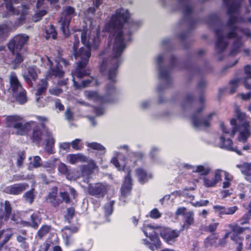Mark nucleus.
I'll use <instances>...</instances> for the list:
<instances>
[{"label":"nucleus","instance_id":"f257e3e1","mask_svg":"<svg viewBox=\"0 0 251 251\" xmlns=\"http://www.w3.org/2000/svg\"><path fill=\"white\" fill-rule=\"evenodd\" d=\"M129 17L127 9H118L105 26V30L110 32V42L107 48L100 55L102 59L100 71L103 74H107L111 82L106 85L103 96H100L96 92L85 91L84 95L89 100L100 104L112 103L116 100L118 92L114 82L116 81L118 68L123 61L122 54L127 43L131 39V30L140 25L138 22H127Z\"/></svg>","mask_w":251,"mask_h":251},{"label":"nucleus","instance_id":"f03ea898","mask_svg":"<svg viewBox=\"0 0 251 251\" xmlns=\"http://www.w3.org/2000/svg\"><path fill=\"white\" fill-rule=\"evenodd\" d=\"M227 8L229 19L225 25H219L215 28L216 50L220 53L228 44V40L233 39L230 52L235 55L241 51L243 41L241 36L251 38V32L248 29H242L236 25L239 22L251 24V0H223Z\"/></svg>","mask_w":251,"mask_h":251},{"label":"nucleus","instance_id":"7ed1b4c3","mask_svg":"<svg viewBox=\"0 0 251 251\" xmlns=\"http://www.w3.org/2000/svg\"><path fill=\"white\" fill-rule=\"evenodd\" d=\"M74 55L75 58L78 60L77 68L72 73L74 85L75 88L80 89L90 85H97V80L92 77L83 80L80 84H78L75 80V77L81 78L89 75V71L86 70L84 68L87 65L91 56V51L89 49L83 47L77 50L79 41L78 36L76 34H74Z\"/></svg>","mask_w":251,"mask_h":251},{"label":"nucleus","instance_id":"20e7f679","mask_svg":"<svg viewBox=\"0 0 251 251\" xmlns=\"http://www.w3.org/2000/svg\"><path fill=\"white\" fill-rule=\"evenodd\" d=\"M22 118L17 116H11L7 118L8 126L15 129L16 134L24 135L27 133L30 129H33L31 139L37 144H39L42 139V132L35 121H29L23 123Z\"/></svg>","mask_w":251,"mask_h":251},{"label":"nucleus","instance_id":"39448f33","mask_svg":"<svg viewBox=\"0 0 251 251\" xmlns=\"http://www.w3.org/2000/svg\"><path fill=\"white\" fill-rule=\"evenodd\" d=\"M118 150H124L128 152L127 156H123L122 160L124 163H120L119 158L122 155V153L118 151H114L113 156L110 160V162L119 170L128 172L130 168L133 167L136 165L137 162L140 161L144 156L143 152L130 151L129 147L127 145H120L117 147Z\"/></svg>","mask_w":251,"mask_h":251},{"label":"nucleus","instance_id":"423d86ee","mask_svg":"<svg viewBox=\"0 0 251 251\" xmlns=\"http://www.w3.org/2000/svg\"><path fill=\"white\" fill-rule=\"evenodd\" d=\"M235 111L237 116V119H232L231 120V128H227L223 123L220 124V128L223 133L229 134L231 136H233L238 129L237 124L242 123L243 129L240 130L238 137V139L240 142L245 143L247 141L250 136L249 124L246 122L244 121L246 115L244 113L240 111L239 108L236 107Z\"/></svg>","mask_w":251,"mask_h":251},{"label":"nucleus","instance_id":"0eeeda50","mask_svg":"<svg viewBox=\"0 0 251 251\" xmlns=\"http://www.w3.org/2000/svg\"><path fill=\"white\" fill-rule=\"evenodd\" d=\"M165 57V54H161L157 56L156 63L158 71V75L160 80L164 83L163 87L158 85L156 90L159 92L163 88L168 87L171 81V72L173 67L176 65V59L175 56L172 55L170 57V66L166 67L162 65L163 60Z\"/></svg>","mask_w":251,"mask_h":251},{"label":"nucleus","instance_id":"6e6552de","mask_svg":"<svg viewBox=\"0 0 251 251\" xmlns=\"http://www.w3.org/2000/svg\"><path fill=\"white\" fill-rule=\"evenodd\" d=\"M141 229L145 235L150 239V241L145 239H143V244L152 251L160 248L161 241L156 231L157 228L150 225H144Z\"/></svg>","mask_w":251,"mask_h":251},{"label":"nucleus","instance_id":"1a4fd4ad","mask_svg":"<svg viewBox=\"0 0 251 251\" xmlns=\"http://www.w3.org/2000/svg\"><path fill=\"white\" fill-rule=\"evenodd\" d=\"M161 1L164 6H166L169 2H175V5L171 7L172 10L182 12L184 16L189 19V24L190 28H192L191 25L193 21L191 18L193 12V7L190 0H161Z\"/></svg>","mask_w":251,"mask_h":251},{"label":"nucleus","instance_id":"9d476101","mask_svg":"<svg viewBox=\"0 0 251 251\" xmlns=\"http://www.w3.org/2000/svg\"><path fill=\"white\" fill-rule=\"evenodd\" d=\"M205 106L202 104L191 117V123L193 126L196 128L200 129L209 127L212 120L214 117H216V113L213 112L208 114L204 118L202 119L201 118L200 116V113L202 112Z\"/></svg>","mask_w":251,"mask_h":251},{"label":"nucleus","instance_id":"9b49d317","mask_svg":"<svg viewBox=\"0 0 251 251\" xmlns=\"http://www.w3.org/2000/svg\"><path fill=\"white\" fill-rule=\"evenodd\" d=\"M47 65L50 66V69L48 71L46 77H51L54 76L55 77H61L64 75V71L60 66V64L62 63L65 66L68 65V61L59 56L54 61V63L51 61L49 57H47Z\"/></svg>","mask_w":251,"mask_h":251},{"label":"nucleus","instance_id":"f8f14e48","mask_svg":"<svg viewBox=\"0 0 251 251\" xmlns=\"http://www.w3.org/2000/svg\"><path fill=\"white\" fill-rule=\"evenodd\" d=\"M6 2V8L8 12V15L20 14L18 25L22 24L25 19V16L29 9L28 5L22 4L20 9H16L12 4L17 3L18 0H4Z\"/></svg>","mask_w":251,"mask_h":251},{"label":"nucleus","instance_id":"ddd939ff","mask_svg":"<svg viewBox=\"0 0 251 251\" xmlns=\"http://www.w3.org/2000/svg\"><path fill=\"white\" fill-rule=\"evenodd\" d=\"M75 15V9L71 6L66 7L61 15L59 23L61 25V29L65 36L69 35L68 26L72 18Z\"/></svg>","mask_w":251,"mask_h":251},{"label":"nucleus","instance_id":"4468645a","mask_svg":"<svg viewBox=\"0 0 251 251\" xmlns=\"http://www.w3.org/2000/svg\"><path fill=\"white\" fill-rule=\"evenodd\" d=\"M131 189V178L130 171H129L127 176H125L124 183L121 188V196L119 202L120 205L124 206L127 203L128 201L126 197L130 195Z\"/></svg>","mask_w":251,"mask_h":251},{"label":"nucleus","instance_id":"2eb2a0df","mask_svg":"<svg viewBox=\"0 0 251 251\" xmlns=\"http://www.w3.org/2000/svg\"><path fill=\"white\" fill-rule=\"evenodd\" d=\"M28 36L25 34H20L16 36L8 43V48L11 52L15 50H21L22 47L27 42Z\"/></svg>","mask_w":251,"mask_h":251},{"label":"nucleus","instance_id":"dca6fc26","mask_svg":"<svg viewBox=\"0 0 251 251\" xmlns=\"http://www.w3.org/2000/svg\"><path fill=\"white\" fill-rule=\"evenodd\" d=\"M107 191V186L102 183L90 184L88 188L89 194L97 198H103Z\"/></svg>","mask_w":251,"mask_h":251},{"label":"nucleus","instance_id":"f3484780","mask_svg":"<svg viewBox=\"0 0 251 251\" xmlns=\"http://www.w3.org/2000/svg\"><path fill=\"white\" fill-rule=\"evenodd\" d=\"M223 170L216 169L213 176H206L202 178L203 185L206 187H214L222 180Z\"/></svg>","mask_w":251,"mask_h":251},{"label":"nucleus","instance_id":"a211bd4d","mask_svg":"<svg viewBox=\"0 0 251 251\" xmlns=\"http://www.w3.org/2000/svg\"><path fill=\"white\" fill-rule=\"evenodd\" d=\"M179 231L170 228L162 227L160 229L161 237L168 244L174 243L179 235Z\"/></svg>","mask_w":251,"mask_h":251},{"label":"nucleus","instance_id":"6ab92c4d","mask_svg":"<svg viewBox=\"0 0 251 251\" xmlns=\"http://www.w3.org/2000/svg\"><path fill=\"white\" fill-rule=\"evenodd\" d=\"M217 144V146L221 149L229 151H234L239 155H242L240 150H238L236 147H233L232 140L228 138H226V137L224 136H220Z\"/></svg>","mask_w":251,"mask_h":251},{"label":"nucleus","instance_id":"aec40b11","mask_svg":"<svg viewBox=\"0 0 251 251\" xmlns=\"http://www.w3.org/2000/svg\"><path fill=\"white\" fill-rule=\"evenodd\" d=\"M10 89L13 95H17L19 91L22 90L23 87L20 82L16 74L12 72L9 76Z\"/></svg>","mask_w":251,"mask_h":251},{"label":"nucleus","instance_id":"412c9836","mask_svg":"<svg viewBox=\"0 0 251 251\" xmlns=\"http://www.w3.org/2000/svg\"><path fill=\"white\" fill-rule=\"evenodd\" d=\"M79 226H74L70 227H65L63 230L62 236L65 240V245L68 246L72 242L71 239V235L73 233H76L78 231Z\"/></svg>","mask_w":251,"mask_h":251},{"label":"nucleus","instance_id":"4be33fe9","mask_svg":"<svg viewBox=\"0 0 251 251\" xmlns=\"http://www.w3.org/2000/svg\"><path fill=\"white\" fill-rule=\"evenodd\" d=\"M136 176L141 183L147 182L150 179L152 178V174L150 172H147L142 168H138L135 170Z\"/></svg>","mask_w":251,"mask_h":251},{"label":"nucleus","instance_id":"5701e85b","mask_svg":"<svg viewBox=\"0 0 251 251\" xmlns=\"http://www.w3.org/2000/svg\"><path fill=\"white\" fill-rule=\"evenodd\" d=\"M185 167L190 169L194 173L200 174L201 175L205 176L208 174L211 171V168L207 164L198 166H191L190 165H186Z\"/></svg>","mask_w":251,"mask_h":251},{"label":"nucleus","instance_id":"b1692460","mask_svg":"<svg viewBox=\"0 0 251 251\" xmlns=\"http://www.w3.org/2000/svg\"><path fill=\"white\" fill-rule=\"evenodd\" d=\"M28 185L26 183L15 184L7 188V192L13 195H18L25 191Z\"/></svg>","mask_w":251,"mask_h":251},{"label":"nucleus","instance_id":"393cba45","mask_svg":"<svg viewBox=\"0 0 251 251\" xmlns=\"http://www.w3.org/2000/svg\"><path fill=\"white\" fill-rule=\"evenodd\" d=\"M11 213V207L9 202L5 201L4 202L3 209L2 208L0 211V220L7 221Z\"/></svg>","mask_w":251,"mask_h":251},{"label":"nucleus","instance_id":"a878e982","mask_svg":"<svg viewBox=\"0 0 251 251\" xmlns=\"http://www.w3.org/2000/svg\"><path fill=\"white\" fill-rule=\"evenodd\" d=\"M67 159L70 163L72 164H75L79 162L87 161V158L81 153L70 154L67 155Z\"/></svg>","mask_w":251,"mask_h":251},{"label":"nucleus","instance_id":"bb28decb","mask_svg":"<svg viewBox=\"0 0 251 251\" xmlns=\"http://www.w3.org/2000/svg\"><path fill=\"white\" fill-rule=\"evenodd\" d=\"M99 31L98 29H94L93 33H92V37H94V40L90 39V44L91 45H84L86 46L87 49L90 50H97L100 46V40L99 37Z\"/></svg>","mask_w":251,"mask_h":251},{"label":"nucleus","instance_id":"cd10ccee","mask_svg":"<svg viewBox=\"0 0 251 251\" xmlns=\"http://www.w3.org/2000/svg\"><path fill=\"white\" fill-rule=\"evenodd\" d=\"M47 139H46V145L45 149L50 154L53 153V148L55 143V140L52 134L50 132H47Z\"/></svg>","mask_w":251,"mask_h":251},{"label":"nucleus","instance_id":"c85d7f7f","mask_svg":"<svg viewBox=\"0 0 251 251\" xmlns=\"http://www.w3.org/2000/svg\"><path fill=\"white\" fill-rule=\"evenodd\" d=\"M28 75H24V78L27 83L30 85V80L29 76L31 77V78L35 80L37 78L38 73H39L38 69L35 66L29 67L27 69Z\"/></svg>","mask_w":251,"mask_h":251},{"label":"nucleus","instance_id":"c756f323","mask_svg":"<svg viewBox=\"0 0 251 251\" xmlns=\"http://www.w3.org/2000/svg\"><path fill=\"white\" fill-rule=\"evenodd\" d=\"M48 87V82L46 79L41 80V83L39 84L37 90L35 93V100L37 102H39L42 95L46 91Z\"/></svg>","mask_w":251,"mask_h":251},{"label":"nucleus","instance_id":"7c9ffc66","mask_svg":"<svg viewBox=\"0 0 251 251\" xmlns=\"http://www.w3.org/2000/svg\"><path fill=\"white\" fill-rule=\"evenodd\" d=\"M94 30H87L86 31H81L79 34H77L78 36L80 35L81 42L83 45H91L90 40H94V37H92Z\"/></svg>","mask_w":251,"mask_h":251},{"label":"nucleus","instance_id":"2f4dec72","mask_svg":"<svg viewBox=\"0 0 251 251\" xmlns=\"http://www.w3.org/2000/svg\"><path fill=\"white\" fill-rule=\"evenodd\" d=\"M44 1V0H37L36 3L37 10L36 11V13L33 17V20L35 22L39 21L41 18L46 14V11L45 10L39 9L41 5L43 4Z\"/></svg>","mask_w":251,"mask_h":251},{"label":"nucleus","instance_id":"473e14b6","mask_svg":"<svg viewBox=\"0 0 251 251\" xmlns=\"http://www.w3.org/2000/svg\"><path fill=\"white\" fill-rule=\"evenodd\" d=\"M194 214L193 211L187 212L184 214V222L183 227L188 228L194 223Z\"/></svg>","mask_w":251,"mask_h":251},{"label":"nucleus","instance_id":"72a5a7b5","mask_svg":"<svg viewBox=\"0 0 251 251\" xmlns=\"http://www.w3.org/2000/svg\"><path fill=\"white\" fill-rule=\"evenodd\" d=\"M12 235L11 229H7L0 231V240L1 241V245L6 243L10 238Z\"/></svg>","mask_w":251,"mask_h":251},{"label":"nucleus","instance_id":"f704fd0d","mask_svg":"<svg viewBox=\"0 0 251 251\" xmlns=\"http://www.w3.org/2000/svg\"><path fill=\"white\" fill-rule=\"evenodd\" d=\"M223 174L224 176V181L223 182L222 187L223 188H229L231 185V182L233 179V176L229 173L224 170H223Z\"/></svg>","mask_w":251,"mask_h":251},{"label":"nucleus","instance_id":"c9c22d12","mask_svg":"<svg viewBox=\"0 0 251 251\" xmlns=\"http://www.w3.org/2000/svg\"><path fill=\"white\" fill-rule=\"evenodd\" d=\"M16 97V100L21 104H24L27 101L25 91L22 89L19 91L17 95H14Z\"/></svg>","mask_w":251,"mask_h":251},{"label":"nucleus","instance_id":"e433bc0d","mask_svg":"<svg viewBox=\"0 0 251 251\" xmlns=\"http://www.w3.org/2000/svg\"><path fill=\"white\" fill-rule=\"evenodd\" d=\"M87 146L95 150H98L102 151V153H105L106 152L105 148L101 144L97 142L88 143L86 144Z\"/></svg>","mask_w":251,"mask_h":251},{"label":"nucleus","instance_id":"4c0bfd02","mask_svg":"<svg viewBox=\"0 0 251 251\" xmlns=\"http://www.w3.org/2000/svg\"><path fill=\"white\" fill-rule=\"evenodd\" d=\"M56 160H50L44 162L42 164V166L47 169V171L49 172L50 173L54 172L55 165V161Z\"/></svg>","mask_w":251,"mask_h":251},{"label":"nucleus","instance_id":"58836bf2","mask_svg":"<svg viewBox=\"0 0 251 251\" xmlns=\"http://www.w3.org/2000/svg\"><path fill=\"white\" fill-rule=\"evenodd\" d=\"M56 35L57 33L55 31V28L53 25H50L46 30L45 37L47 39H49L50 38L55 39L56 37Z\"/></svg>","mask_w":251,"mask_h":251},{"label":"nucleus","instance_id":"ea45409f","mask_svg":"<svg viewBox=\"0 0 251 251\" xmlns=\"http://www.w3.org/2000/svg\"><path fill=\"white\" fill-rule=\"evenodd\" d=\"M10 31V27L7 24L0 25V38H4L8 36Z\"/></svg>","mask_w":251,"mask_h":251},{"label":"nucleus","instance_id":"a19ab883","mask_svg":"<svg viewBox=\"0 0 251 251\" xmlns=\"http://www.w3.org/2000/svg\"><path fill=\"white\" fill-rule=\"evenodd\" d=\"M30 218L31 222L29 223L30 226L35 228H37L40 222V218L39 217L38 214L34 213L31 215Z\"/></svg>","mask_w":251,"mask_h":251},{"label":"nucleus","instance_id":"79ce46f5","mask_svg":"<svg viewBox=\"0 0 251 251\" xmlns=\"http://www.w3.org/2000/svg\"><path fill=\"white\" fill-rule=\"evenodd\" d=\"M114 204V201H110L107 202L104 207V212L106 216H109L111 215L113 211V206Z\"/></svg>","mask_w":251,"mask_h":251},{"label":"nucleus","instance_id":"37998d69","mask_svg":"<svg viewBox=\"0 0 251 251\" xmlns=\"http://www.w3.org/2000/svg\"><path fill=\"white\" fill-rule=\"evenodd\" d=\"M95 10V8L91 7L84 12L85 18L90 20L91 24L92 23L91 20L94 16Z\"/></svg>","mask_w":251,"mask_h":251},{"label":"nucleus","instance_id":"c03bdc74","mask_svg":"<svg viewBox=\"0 0 251 251\" xmlns=\"http://www.w3.org/2000/svg\"><path fill=\"white\" fill-rule=\"evenodd\" d=\"M26 239L19 235L17 237V241L20 243V247L24 249H27L29 247L28 243L26 241Z\"/></svg>","mask_w":251,"mask_h":251},{"label":"nucleus","instance_id":"a18cd8bd","mask_svg":"<svg viewBox=\"0 0 251 251\" xmlns=\"http://www.w3.org/2000/svg\"><path fill=\"white\" fill-rule=\"evenodd\" d=\"M230 228L232 229L234 233L233 235H237V234H240L242 233L244 230L248 229L247 227H242L239 226L238 224H236L235 225H230L229 226Z\"/></svg>","mask_w":251,"mask_h":251},{"label":"nucleus","instance_id":"49530a36","mask_svg":"<svg viewBox=\"0 0 251 251\" xmlns=\"http://www.w3.org/2000/svg\"><path fill=\"white\" fill-rule=\"evenodd\" d=\"M240 80L239 79H236L234 80H232L230 82V92L231 94H233L235 92L237 88H238Z\"/></svg>","mask_w":251,"mask_h":251},{"label":"nucleus","instance_id":"de8ad7c7","mask_svg":"<svg viewBox=\"0 0 251 251\" xmlns=\"http://www.w3.org/2000/svg\"><path fill=\"white\" fill-rule=\"evenodd\" d=\"M217 239L213 236L208 237L205 241V244L207 246H218V243H217Z\"/></svg>","mask_w":251,"mask_h":251},{"label":"nucleus","instance_id":"09e8293b","mask_svg":"<svg viewBox=\"0 0 251 251\" xmlns=\"http://www.w3.org/2000/svg\"><path fill=\"white\" fill-rule=\"evenodd\" d=\"M231 239L233 241H236L238 243V246L237 247V251H241L242 250V242H241V239H240V237L238 235H232L231 236Z\"/></svg>","mask_w":251,"mask_h":251},{"label":"nucleus","instance_id":"8fccbe9b","mask_svg":"<svg viewBox=\"0 0 251 251\" xmlns=\"http://www.w3.org/2000/svg\"><path fill=\"white\" fill-rule=\"evenodd\" d=\"M70 145L72 146V148L76 151L80 150L82 148V145L81 144V140L79 139H76L70 143Z\"/></svg>","mask_w":251,"mask_h":251},{"label":"nucleus","instance_id":"3c124183","mask_svg":"<svg viewBox=\"0 0 251 251\" xmlns=\"http://www.w3.org/2000/svg\"><path fill=\"white\" fill-rule=\"evenodd\" d=\"M251 212L249 211L246 213L239 221L240 225H243L244 224H247L249 223V221L251 218Z\"/></svg>","mask_w":251,"mask_h":251},{"label":"nucleus","instance_id":"603ef678","mask_svg":"<svg viewBox=\"0 0 251 251\" xmlns=\"http://www.w3.org/2000/svg\"><path fill=\"white\" fill-rule=\"evenodd\" d=\"M50 227L48 226H43L40 230L38 231V236L42 238L44 237L47 233H48L50 231Z\"/></svg>","mask_w":251,"mask_h":251},{"label":"nucleus","instance_id":"864d4df0","mask_svg":"<svg viewBox=\"0 0 251 251\" xmlns=\"http://www.w3.org/2000/svg\"><path fill=\"white\" fill-rule=\"evenodd\" d=\"M159 152L160 149L156 147H152L150 153L151 158L153 160H155Z\"/></svg>","mask_w":251,"mask_h":251},{"label":"nucleus","instance_id":"5fc2aeb1","mask_svg":"<svg viewBox=\"0 0 251 251\" xmlns=\"http://www.w3.org/2000/svg\"><path fill=\"white\" fill-rule=\"evenodd\" d=\"M58 172L62 175H67L68 173V169L67 166L63 163H60L58 166Z\"/></svg>","mask_w":251,"mask_h":251},{"label":"nucleus","instance_id":"6e6d98bb","mask_svg":"<svg viewBox=\"0 0 251 251\" xmlns=\"http://www.w3.org/2000/svg\"><path fill=\"white\" fill-rule=\"evenodd\" d=\"M81 171L82 176H87L85 181L88 182V176L91 174V171L88 169L87 166L84 165L81 167Z\"/></svg>","mask_w":251,"mask_h":251},{"label":"nucleus","instance_id":"4d7b16f0","mask_svg":"<svg viewBox=\"0 0 251 251\" xmlns=\"http://www.w3.org/2000/svg\"><path fill=\"white\" fill-rule=\"evenodd\" d=\"M24 197L25 201L29 202L30 203H31L33 202L34 199V196L32 191L27 192L24 195Z\"/></svg>","mask_w":251,"mask_h":251},{"label":"nucleus","instance_id":"13d9d810","mask_svg":"<svg viewBox=\"0 0 251 251\" xmlns=\"http://www.w3.org/2000/svg\"><path fill=\"white\" fill-rule=\"evenodd\" d=\"M20 50L16 51L15 50L14 52H12L13 54L16 53V56L14 59V63L16 64H20L23 60V57L21 55V54L19 52Z\"/></svg>","mask_w":251,"mask_h":251},{"label":"nucleus","instance_id":"bf43d9fd","mask_svg":"<svg viewBox=\"0 0 251 251\" xmlns=\"http://www.w3.org/2000/svg\"><path fill=\"white\" fill-rule=\"evenodd\" d=\"M50 93L51 95L58 96L62 93L61 89L57 87H51L49 90Z\"/></svg>","mask_w":251,"mask_h":251},{"label":"nucleus","instance_id":"052dcab7","mask_svg":"<svg viewBox=\"0 0 251 251\" xmlns=\"http://www.w3.org/2000/svg\"><path fill=\"white\" fill-rule=\"evenodd\" d=\"M243 174L248 176H251V164H244V167H243Z\"/></svg>","mask_w":251,"mask_h":251},{"label":"nucleus","instance_id":"680f3d73","mask_svg":"<svg viewBox=\"0 0 251 251\" xmlns=\"http://www.w3.org/2000/svg\"><path fill=\"white\" fill-rule=\"evenodd\" d=\"M150 217L152 219H158L161 216V213L157 208L152 209L150 213Z\"/></svg>","mask_w":251,"mask_h":251},{"label":"nucleus","instance_id":"e2e57ef3","mask_svg":"<svg viewBox=\"0 0 251 251\" xmlns=\"http://www.w3.org/2000/svg\"><path fill=\"white\" fill-rule=\"evenodd\" d=\"M32 164L34 168H38L42 166V164L41 163V158L39 156H34Z\"/></svg>","mask_w":251,"mask_h":251},{"label":"nucleus","instance_id":"0e129e2a","mask_svg":"<svg viewBox=\"0 0 251 251\" xmlns=\"http://www.w3.org/2000/svg\"><path fill=\"white\" fill-rule=\"evenodd\" d=\"M238 210V207L236 206L229 207L225 208V214L226 215H232Z\"/></svg>","mask_w":251,"mask_h":251},{"label":"nucleus","instance_id":"69168bd1","mask_svg":"<svg viewBox=\"0 0 251 251\" xmlns=\"http://www.w3.org/2000/svg\"><path fill=\"white\" fill-rule=\"evenodd\" d=\"M225 206L219 205H214L213 206V208L215 210V211L218 213L219 215L225 214Z\"/></svg>","mask_w":251,"mask_h":251},{"label":"nucleus","instance_id":"338daca9","mask_svg":"<svg viewBox=\"0 0 251 251\" xmlns=\"http://www.w3.org/2000/svg\"><path fill=\"white\" fill-rule=\"evenodd\" d=\"M56 194L57 193L56 190H55L54 191L50 193L49 194L47 201L50 202L54 203L56 197Z\"/></svg>","mask_w":251,"mask_h":251},{"label":"nucleus","instance_id":"774afa93","mask_svg":"<svg viewBox=\"0 0 251 251\" xmlns=\"http://www.w3.org/2000/svg\"><path fill=\"white\" fill-rule=\"evenodd\" d=\"M59 148L61 150L69 151L70 148V143L63 142L59 144Z\"/></svg>","mask_w":251,"mask_h":251}]
</instances>
